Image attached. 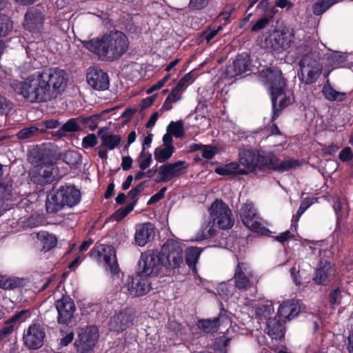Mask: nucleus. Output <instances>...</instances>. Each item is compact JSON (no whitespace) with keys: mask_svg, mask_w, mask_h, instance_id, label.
Here are the masks:
<instances>
[{"mask_svg":"<svg viewBox=\"0 0 353 353\" xmlns=\"http://www.w3.org/2000/svg\"><path fill=\"white\" fill-rule=\"evenodd\" d=\"M68 77L64 70L50 68L37 72L24 81L14 80L10 83L13 90L26 101L43 103L56 99L67 85Z\"/></svg>","mask_w":353,"mask_h":353,"instance_id":"f257e3e1","label":"nucleus"},{"mask_svg":"<svg viewBox=\"0 0 353 353\" xmlns=\"http://www.w3.org/2000/svg\"><path fill=\"white\" fill-rule=\"evenodd\" d=\"M82 46L99 60L112 62L119 60L128 51L129 39L118 30H108L89 40H81Z\"/></svg>","mask_w":353,"mask_h":353,"instance_id":"f03ea898","label":"nucleus"},{"mask_svg":"<svg viewBox=\"0 0 353 353\" xmlns=\"http://www.w3.org/2000/svg\"><path fill=\"white\" fill-rule=\"evenodd\" d=\"M259 76L269 91L272 106L271 120L274 121L283 109L290 103V97L285 94L286 80L283 77L282 71L276 66L263 69L260 71Z\"/></svg>","mask_w":353,"mask_h":353,"instance_id":"7ed1b4c3","label":"nucleus"},{"mask_svg":"<svg viewBox=\"0 0 353 353\" xmlns=\"http://www.w3.org/2000/svg\"><path fill=\"white\" fill-rule=\"evenodd\" d=\"M81 198L79 190L74 185H61L56 191L52 190L46 201V210L48 214H56L65 206L73 207L77 205Z\"/></svg>","mask_w":353,"mask_h":353,"instance_id":"20e7f679","label":"nucleus"},{"mask_svg":"<svg viewBox=\"0 0 353 353\" xmlns=\"http://www.w3.org/2000/svg\"><path fill=\"white\" fill-rule=\"evenodd\" d=\"M183 250L180 242L169 239L163 244L161 256V262H162V272L165 270V274H169L170 272L174 273L176 269H179L181 265H183Z\"/></svg>","mask_w":353,"mask_h":353,"instance_id":"39448f33","label":"nucleus"},{"mask_svg":"<svg viewBox=\"0 0 353 353\" xmlns=\"http://www.w3.org/2000/svg\"><path fill=\"white\" fill-rule=\"evenodd\" d=\"M234 286L241 292L255 288L259 282L258 276L250 265L244 261H238L234 270Z\"/></svg>","mask_w":353,"mask_h":353,"instance_id":"423d86ee","label":"nucleus"},{"mask_svg":"<svg viewBox=\"0 0 353 353\" xmlns=\"http://www.w3.org/2000/svg\"><path fill=\"white\" fill-rule=\"evenodd\" d=\"M89 254L92 259L103 263L105 269L112 274L116 275L119 272L116 250L112 245L100 244L92 248Z\"/></svg>","mask_w":353,"mask_h":353,"instance_id":"0eeeda50","label":"nucleus"},{"mask_svg":"<svg viewBox=\"0 0 353 353\" xmlns=\"http://www.w3.org/2000/svg\"><path fill=\"white\" fill-rule=\"evenodd\" d=\"M159 252L149 250L141 253L137 265V272L147 277L164 274L162 272V262Z\"/></svg>","mask_w":353,"mask_h":353,"instance_id":"6e6552de","label":"nucleus"},{"mask_svg":"<svg viewBox=\"0 0 353 353\" xmlns=\"http://www.w3.org/2000/svg\"><path fill=\"white\" fill-rule=\"evenodd\" d=\"M46 339V328L39 322L32 323L24 330L22 337L23 345L30 351L39 350L45 343Z\"/></svg>","mask_w":353,"mask_h":353,"instance_id":"1a4fd4ad","label":"nucleus"},{"mask_svg":"<svg viewBox=\"0 0 353 353\" xmlns=\"http://www.w3.org/2000/svg\"><path fill=\"white\" fill-rule=\"evenodd\" d=\"M99 337V329L95 325L81 328L74 343L77 353H92Z\"/></svg>","mask_w":353,"mask_h":353,"instance_id":"9d476101","label":"nucleus"},{"mask_svg":"<svg viewBox=\"0 0 353 353\" xmlns=\"http://www.w3.org/2000/svg\"><path fill=\"white\" fill-rule=\"evenodd\" d=\"M210 214L218 227L222 230L230 229L234 223V218L229 206L221 199H216L211 205Z\"/></svg>","mask_w":353,"mask_h":353,"instance_id":"9b49d317","label":"nucleus"},{"mask_svg":"<svg viewBox=\"0 0 353 353\" xmlns=\"http://www.w3.org/2000/svg\"><path fill=\"white\" fill-rule=\"evenodd\" d=\"M136 311L132 307H125L110 317V330L117 333L122 332L134 325Z\"/></svg>","mask_w":353,"mask_h":353,"instance_id":"f8f14e48","label":"nucleus"},{"mask_svg":"<svg viewBox=\"0 0 353 353\" xmlns=\"http://www.w3.org/2000/svg\"><path fill=\"white\" fill-rule=\"evenodd\" d=\"M251 67L252 59L250 55L247 52H242L238 54L232 62L231 59L228 61L224 72L227 78L232 79L248 72H251Z\"/></svg>","mask_w":353,"mask_h":353,"instance_id":"ddd939ff","label":"nucleus"},{"mask_svg":"<svg viewBox=\"0 0 353 353\" xmlns=\"http://www.w3.org/2000/svg\"><path fill=\"white\" fill-rule=\"evenodd\" d=\"M55 307L58 313V323L62 325H68L72 322L76 311L73 299L68 295H63L60 299L55 301Z\"/></svg>","mask_w":353,"mask_h":353,"instance_id":"4468645a","label":"nucleus"},{"mask_svg":"<svg viewBox=\"0 0 353 353\" xmlns=\"http://www.w3.org/2000/svg\"><path fill=\"white\" fill-rule=\"evenodd\" d=\"M55 156L56 154L54 148L44 145L33 148L30 152L28 159L32 164L37 167L54 165L56 160Z\"/></svg>","mask_w":353,"mask_h":353,"instance_id":"2eb2a0df","label":"nucleus"},{"mask_svg":"<svg viewBox=\"0 0 353 353\" xmlns=\"http://www.w3.org/2000/svg\"><path fill=\"white\" fill-rule=\"evenodd\" d=\"M87 82L94 90L99 91L106 90L110 87V79L107 72L99 66H90L86 74Z\"/></svg>","mask_w":353,"mask_h":353,"instance_id":"dca6fc26","label":"nucleus"},{"mask_svg":"<svg viewBox=\"0 0 353 353\" xmlns=\"http://www.w3.org/2000/svg\"><path fill=\"white\" fill-rule=\"evenodd\" d=\"M185 164L183 161H178L174 163H167L161 165L159 169L160 178L156 179L157 183L168 182L174 178H176L183 174L186 170V167H182Z\"/></svg>","mask_w":353,"mask_h":353,"instance_id":"f3484780","label":"nucleus"},{"mask_svg":"<svg viewBox=\"0 0 353 353\" xmlns=\"http://www.w3.org/2000/svg\"><path fill=\"white\" fill-rule=\"evenodd\" d=\"M44 19V14L40 9L30 8L24 16L23 28L31 32H39L43 27Z\"/></svg>","mask_w":353,"mask_h":353,"instance_id":"a211bd4d","label":"nucleus"},{"mask_svg":"<svg viewBox=\"0 0 353 353\" xmlns=\"http://www.w3.org/2000/svg\"><path fill=\"white\" fill-rule=\"evenodd\" d=\"M335 274L334 267L327 261H321L313 274V281L319 285H328Z\"/></svg>","mask_w":353,"mask_h":353,"instance_id":"6ab92c4d","label":"nucleus"},{"mask_svg":"<svg viewBox=\"0 0 353 353\" xmlns=\"http://www.w3.org/2000/svg\"><path fill=\"white\" fill-rule=\"evenodd\" d=\"M151 289V282L148 277L139 274L132 276L128 283V290L132 296H141L146 294Z\"/></svg>","mask_w":353,"mask_h":353,"instance_id":"aec40b11","label":"nucleus"},{"mask_svg":"<svg viewBox=\"0 0 353 353\" xmlns=\"http://www.w3.org/2000/svg\"><path fill=\"white\" fill-rule=\"evenodd\" d=\"M294 39V34L292 30L283 29L276 30L271 34L270 43L276 51L286 50L290 47Z\"/></svg>","mask_w":353,"mask_h":353,"instance_id":"412c9836","label":"nucleus"},{"mask_svg":"<svg viewBox=\"0 0 353 353\" xmlns=\"http://www.w3.org/2000/svg\"><path fill=\"white\" fill-rule=\"evenodd\" d=\"M296 50L299 54L305 53L303 55L299 61L300 68H310L312 69L322 68V65L319 62V58L315 52H312L311 47L304 41L301 43L297 48Z\"/></svg>","mask_w":353,"mask_h":353,"instance_id":"4be33fe9","label":"nucleus"},{"mask_svg":"<svg viewBox=\"0 0 353 353\" xmlns=\"http://www.w3.org/2000/svg\"><path fill=\"white\" fill-rule=\"evenodd\" d=\"M3 174V165L0 163V178ZM13 181L11 179L0 180V215L8 210L6 202L11 201L13 196Z\"/></svg>","mask_w":353,"mask_h":353,"instance_id":"5701e85b","label":"nucleus"},{"mask_svg":"<svg viewBox=\"0 0 353 353\" xmlns=\"http://www.w3.org/2000/svg\"><path fill=\"white\" fill-rule=\"evenodd\" d=\"M155 228L150 222L137 225L134 234L135 243L141 247L145 245L154 239Z\"/></svg>","mask_w":353,"mask_h":353,"instance_id":"b1692460","label":"nucleus"},{"mask_svg":"<svg viewBox=\"0 0 353 353\" xmlns=\"http://www.w3.org/2000/svg\"><path fill=\"white\" fill-rule=\"evenodd\" d=\"M53 166L54 165H48L36 167L32 175L33 182L41 185L52 183L56 179Z\"/></svg>","mask_w":353,"mask_h":353,"instance_id":"393cba45","label":"nucleus"},{"mask_svg":"<svg viewBox=\"0 0 353 353\" xmlns=\"http://www.w3.org/2000/svg\"><path fill=\"white\" fill-rule=\"evenodd\" d=\"M258 150L252 148L240 149L239 151V163L244 167L248 174L254 172L257 167Z\"/></svg>","mask_w":353,"mask_h":353,"instance_id":"a878e982","label":"nucleus"},{"mask_svg":"<svg viewBox=\"0 0 353 353\" xmlns=\"http://www.w3.org/2000/svg\"><path fill=\"white\" fill-rule=\"evenodd\" d=\"M300 313V307L295 300H288L280 305L278 315L282 321H290Z\"/></svg>","mask_w":353,"mask_h":353,"instance_id":"bb28decb","label":"nucleus"},{"mask_svg":"<svg viewBox=\"0 0 353 353\" xmlns=\"http://www.w3.org/2000/svg\"><path fill=\"white\" fill-rule=\"evenodd\" d=\"M82 130L83 128L80 125L79 117L72 118L63 124L58 130L52 132L51 135L57 139H61L65 137L68 133L77 132Z\"/></svg>","mask_w":353,"mask_h":353,"instance_id":"cd10ccee","label":"nucleus"},{"mask_svg":"<svg viewBox=\"0 0 353 353\" xmlns=\"http://www.w3.org/2000/svg\"><path fill=\"white\" fill-rule=\"evenodd\" d=\"M267 334L273 339H281L284 336L283 324L276 317H269L266 321Z\"/></svg>","mask_w":353,"mask_h":353,"instance_id":"c85d7f7f","label":"nucleus"},{"mask_svg":"<svg viewBox=\"0 0 353 353\" xmlns=\"http://www.w3.org/2000/svg\"><path fill=\"white\" fill-rule=\"evenodd\" d=\"M203 251L202 248L198 247H189L185 251V260L186 264L190 269L192 270V274L195 276L197 274L196 263L199 261L200 255Z\"/></svg>","mask_w":353,"mask_h":353,"instance_id":"c756f323","label":"nucleus"},{"mask_svg":"<svg viewBox=\"0 0 353 353\" xmlns=\"http://www.w3.org/2000/svg\"><path fill=\"white\" fill-rule=\"evenodd\" d=\"M321 72L322 68L312 69L310 68H300L298 72V77L303 83L310 85L316 81Z\"/></svg>","mask_w":353,"mask_h":353,"instance_id":"7c9ffc66","label":"nucleus"},{"mask_svg":"<svg viewBox=\"0 0 353 353\" xmlns=\"http://www.w3.org/2000/svg\"><path fill=\"white\" fill-rule=\"evenodd\" d=\"M214 172L221 176H228L231 174L243 175L248 174V171L239 168V164L236 162H231L223 166L216 167Z\"/></svg>","mask_w":353,"mask_h":353,"instance_id":"2f4dec72","label":"nucleus"},{"mask_svg":"<svg viewBox=\"0 0 353 353\" xmlns=\"http://www.w3.org/2000/svg\"><path fill=\"white\" fill-rule=\"evenodd\" d=\"M24 284V279L19 277L2 276L0 279V288L4 290L19 289Z\"/></svg>","mask_w":353,"mask_h":353,"instance_id":"473e14b6","label":"nucleus"},{"mask_svg":"<svg viewBox=\"0 0 353 353\" xmlns=\"http://www.w3.org/2000/svg\"><path fill=\"white\" fill-rule=\"evenodd\" d=\"M277 161H279V158L274 154H268L263 155L261 154L258 151L256 169L259 170H272V168L275 166V163Z\"/></svg>","mask_w":353,"mask_h":353,"instance_id":"72a5a7b5","label":"nucleus"},{"mask_svg":"<svg viewBox=\"0 0 353 353\" xmlns=\"http://www.w3.org/2000/svg\"><path fill=\"white\" fill-rule=\"evenodd\" d=\"M322 94L324 97L330 101L343 102L346 97V93L336 91L328 82L323 85L322 88Z\"/></svg>","mask_w":353,"mask_h":353,"instance_id":"f704fd0d","label":"nucleus"},{"mask_svg":"<svg viewBox=\"0 0 353 353\" xmlns=\"http://www.w3.org/2000/svg\"><path fill=\"white\" fill-rule=\"evenodd\" d=\"M103 128L98 132V135L101 139V148H105L110 150H114L121 142V138L119 135L115 134H101Z\"/></svg>","mask_w":353,"mask_h":353,"instance_id":"c9c22d12","label":"nucleus"},{"mask_svg":"<svg viewBox=\"0 0 353 353\" xmlns=\"http://www.w3.org/2000/svg\"><path fill=\"white\" fill-rule=\"evenodd\" d=\"M301 163L298 159H290L281 161L279 160V161L275 163V166L272 168V171L283 173L292 170H295L301 166Z\"/></svg>","mask_w":353,"mask_h":353,"instance_id":"e433bc0d","label":"nucleus"},{"mask_svg":"<svg viewBox=\"0 0 353 353\" xmlns=\"http://www.w3.org/2000/svg\"><path fill=\"white\" fill-rule=\"evenodd\" d=\"M256 215V210L251 203H245L240 210L241 219L246 227L255 220Z\"/></svg>","mask_w":353,"mask_h":353,"instance_id":"4c0bfd02","label":"nucleus"},{"mask_svg":"<svg viewBox=\"0 0 353 353\" xmlns=\"http://www.w3.org/2000/svg\"><path fill=\"white\" fill-rule=\"evenodd\" d=\"M197 325L199 329L206 333H214L220 326V318L201 319L198 321Z\"/></svg>","mask_w":353,"mask_h":353,"instance_id":"58836bf2","label":"nucleus"},{"mask_svg":"<svg viewBox=\"0 0 353 353\" xmlns=\"http://www.w3.org/2000/svg\"><path fill=\"white\" fill-rule=\"evenodd\" d=\"M39 239L41 244V251L47 252L54 248L57 244V239L55 235L49 234L48 232H43L38 234Z\"/></svg>","mask_w":353,"mask_h":353,"instance_id":"ea45409f","label":"nucleus"},{"mask_svg":"<svg viewBox=\"0 0 353 353\" xmlns=\"http://www.w3.org/2000/svg\"><path fill=\"white\" fill-rule=\"evenodd\" d=\"M231 340V337L226 336L223 334L214 339L212 347L217 353H228Z\"/></svg>","mask_w":353,"mask_h":353,"instance_id":"a19ab883","label":"nucleus"},{"mask_svg":"<svg viewBox=\"0 0 353 353\" xmlns=\"http://www.w3.org/2000/svg\"><path fill=\"white\" fill-rule=\"evenodd\" d=\"M182 91L178 88V87L174 86L170 94L166 97L162 107L161 110L163 111H169L172 108V103H176L180 101L182 99L181 97Z\"/></svg>","mask_w":353,"mask_h":353,"instance_id":"79ce46f5","label":"nucleus"},{"mask_svg":"<svg viewBox=\"0 0 353 353\" xmlns=\"http://www.w3.org/2000/svg\"><path fill=\"white\" fill-rule=\"evenodd\" d=\"M312 203L313 202L310 198H305L301 201L296 213L292 216L291 228H294V230H296L298 228V223L301 215L312 204Z\"/></svg>","mask_w":353,"mask_h":353,"instance_id":"37998d69","label":"nucleus"},{"mask_svg":"<svg viewBox=\"0 0 353 353\" xmlns=\"http://www.w3.org/2000/svg\"><path fill=\"white\" fill-rule=\"evenodd\" d=\"M99 119V114H93L86 117H79V121L83 130L88 128L91 131H94L97 128Z\"/></svg>","mask_w":353,"mask_h":353,"instance_id":"c03bdc74","label":"nucleus"},{"mask_svg":"<svg viewBox=\"0 0 353 353\" xmlns=\"http://www.w3.org/2000/svg\"><path fill=\"white\" fill-rule=\"evenodd\" d=\"M337 1L338 0H319L313 4V12L315 15H321Z\"/></svg>","mask_w":353,"mask_h":353,"instance_id":"a18cd8bd","label":"nucleus"},{"mask_svg":"<svg viewBox=\"0 0 353 353\" xmlns=\"http://www.w3.org/2000/svg\"><path fill=\"white\" fill-rule=\"evenodd\" d=\"M174 152V149L169 147L165 146L164 148H157L154 152V158L158 162L163 163L172 157Z\"/></svg>","mask_w":353,"mask_h":353,"instance_id":"49530a36","label":"nucleus"},{"mask_svg":"<svg viewBox=\"0 0 353 353\" xmlns=\"http://www.w3.org/2000/svg\"><path fill=\"white\" fill-rule=\"evenodd\" d=\"M167 131L176 138H181L184 134L183 121H171L167 128Z\"/></svg>","mask_w":353,"mask_h":353,"instance_id":"de8ad7c7","label":"nucleus"},{"mask_svg":"<svg viewBox=\"0 0 353 353\" xmlns=\"http://www.w3.org/2000/svg\"><path fill=\"white\" fill-rule=\"evenodd\" d=\"M247 228L260 236H265L268 237L272 236V232L256 220L252 221L249 226H247Z\"/></svg>","mask_w":353,"mask_h":353,"instance_id":"09e8293b","label":"nucleus"},{"mask_svg":"<svg viewBox=\"0 0 353 353\" xmlns=\"http://www.w3.org/2000/svg\"><path fill=\"white\" fill-rule=\"evenodd\" d=\"M137 203V199L131 202L125 208H121L119 210H116L114 214L115 220L119 221L123 219L130 212H131L134 210Z\"/></svg>","mask_w":353,"mask_h":353,"instance_id":"8fccbe9b","label":"nucleus"},{"mask_svg":"<svg viewBox=\"0 0 353 353\" xmlns=\"http://www.w3.org/2000/svg\"><path fill=\"white\" fill-rule=\"evenodd\" d=\"M39 129L35 126H30L28 128H24L20 130L17 133V137L20 140H25L28 139H30L36 135H37L39 132Z\"/></svg>","mask_w":353,"mask_h":353,"instance_id":"3c124183","label":"nucleus"},{"mask_svg":"<svg viewBox=\"0 0 353 353\" xmlns=\"http://www.w3.org/2000/svg\"><path fill=\"white\" fill-rule=\"evenodd\" d=\"M343 290L340 287H336L330 290L328 298L331 305H339L342 301Z\"/></svg>","mask_w":353,"mask_h":353,"instance_id":"603ef678","label":"nucleus"},{"mask_svg":"<svg viewBox=\"0 0 353 353\" xmlns=\"http://www.w3.org/2000/svg\"><path fill=\"white\" fill-rule=\"evenodd\" d=\"M168 328L171 332H173L177 337L182 338L187 334L186 327L175 321L169 323Z\"/></svg>","mask_w":353,"mask_h":353,"instance_id":"864d4df0","label":"nucleus"},{"mask_svg":"<svg viewBox=\"0 0 353 353\" xmlns=\"http://www.w3.org/2000/svg\"><path fill=\"white\" fill-rule=\"evenodd\" d=\"M211 0H190L188 7L192 12L201 11L210 3Z\"/></svg>","mask_w":353,"mask_h":353,"instance_id":"5fc2aeb1","label":"nucleus"},{"mask_svg":"<svg viewBox=\"0 0 353 353\" xmlns=\"http://www.w3.org/2000/svg\"><path fill=\"white\" fill-rule=\"evenodd\" d=\"M12 22L0 17V37L7 36L12 30Z\"/></svg>","mask_w":353,"mask_h":353,"instance_id":"6e6d98bb","label":"nucleus"},{"mask_svg":"<svg viewBox=\"0 0 353 353\" xmlns=\"http://www.w3.org/2000/svg\"><path fill=\"white\" fill-rule=\"evenodd\" d=\"M139 159L140 161L139 163V166L141 170H145L152 163V154L150 152L141 151L139 155Z\"/></svg>","mask_w":353,"mask_h":353,"instance_id":"4d7b16f0","label":"nucleus"},{"mask_svg":"<svg viewBox=\"0 0 353 353\" xmlns=\"http://www.w3.org/2000/svg\"><path fill=\"white\" fill-rule=\"evenodd\" d=\"M194 80L193 71L185 74L176 83L175 86L178 87L182 92L188 84L192 83Z\"/></svg>","mask_w":353,"mask_h":353,"instance_id":"13d9d810","label":"nucleus"},{"mask_svg":"<svg viewBox=\"0 0 353 353\" xmlns=\"http://www.w3.org/2000/svg\"><path fill=\"white\" fill-rule=\"evenodd\" d=\"M41 125L45 127V129L41 128L39 130L41 132H46L47 129H55L61 126V123L57 119H48L43 121Z\"/></svg>","mask_w":353,"mask_h":353,"instance_id":"bf43d9fd","label":"nucleus"},{"mask_svg":"<svg viewBox=\"0 0 353 353\" xmlns=\"http://www.w3.org/2000/svg\"><path fill=\"white\" fill-rule=\"evenodd\" d=\"M270 22V18L264 16L256 21V23L252 26L250 30L251 32H258L264 29Z\"/></svg>","mask_w":353,"mask_h":353,"instance_id":"052dcab7","label":"nucleus"},{"mask_svg":"<svg viewBox=\"0 0 353 353\" xmlns=\"http://www.w3.org/2000/svg\"><path fill=\"white\" fill-rule=\"evenodd\" d=\"M12 107V103L6 97L0 94V115L6 114Z\"/></svg>","mask_w":353,"mask_h":353,"instance_id":"680f3d73","label":"nucleus"},{"mask_svg":"<svg viewBox=\"0 0 353 353\" xmlns=\"http://www.w3.org/2000/svg\"><path fill=\"white\" fill-rule=\"evenodd\" d=\"M97 144V139L94 134H89L82 140V146L84 148H93Z\"/></svg>","mask_w":353,"mask_h":353,"instance_id":"e2e57ef3","label":"nucleus"},{"mask_svg":"<svg viewBox=\"0 0 353 353\" xmlns=\"http://www.w3.org/2000/svg\"><path fill=\"white\" fill-rule=\"evenodd\" d=\"M202 157L206 159H212L216 154V148L211 145H203L201 148Z\"/></svg>","mask_w":353,"mask_h":353,"instance_id":"0e129e2a","label":"nucleus"},{"mask_svg":"<svg viewBox=\"0 0 353 353\" xmlns=\"http://www.w3.org/2000/svg\"><path fill=\"white\" fill-rule=\"evenodd\" d=\"M339 159L343 162H349L353 159V152L350 147H345L339 154Z\"/></svg>","mask_w":353,"mask_h":353,"instance_id":"69168bd1","label":"nucleus"},{"mask_svg":"<svg viewBox=\"0 0 353 353\" xmlns=\"http://www.w3.org/2000/svg\"><path fill=\"white\" fill-rule=\"evenodd\" d=\"M273 310L274 309L272 305H263L257 308L256 314L268 319V318H269L268 316L271 314Z\"/></svg>","mask_w":353,"mask_h":353,"instance_id":"338daca9","label":"nucleus"},{"mask_svg":"<svg viewBox=\"0 0 353 353\" xmlns=\"http://www.w3.org/2000/svg\"><path fill=\"white\" fill-rule=\"evenodd\" d=\"M167 190V187L162 188L158 192L152 195L150 199L148 200L147 204L148 205L156 203L161 199H163L165 196V193Z\"/></svg>","mask_w":353,"mask_h":353,"instance_id":"774afa93","label":"nucleus"}]
</instances>
